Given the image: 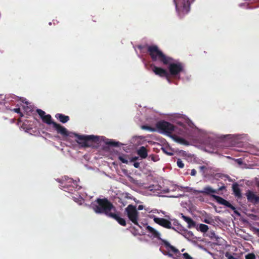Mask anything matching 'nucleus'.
<instances>
[{
    "mask_svg": "<svg viewBox=\"0 0 259 259\" xmlns=\"http://www.w3.org/2000/svg\"><path fill=\"white\" fill-rule=\"evenodd\" d=\"M173 60L167 65L169 66V73L171 75L178 74V64L172 63Z\"/></svg>",
    "mask_w": 259,
    "mask_h": 259,
    "instance_id": "obj_16",
    "label": "nucleus"
},
{
    "mask_svg": "<svg viewBox=\"0 0 259 259\" xmlns=\"http://www.w3.org/2000/svg\"><path fill=\"white\" fill-rule=\"evenodd\" d=\"M137 154L143 159L147 157V150L144 146H141L137 151Z\"/></svg>",
    "mask_w": 259,
    "mask_h": 259,
    "instance_id": "obj_22",
    "label": "nucleus"
},
{
    "mask_svg": "<svg viewBox=\"0 0 259 259\" xmlns=\"http://www.w3.org/2000/svg\"><path fill=\"white\" fill-rule=\"evenodd\" d=\"M211 196L218 202L219 204L224 205L226 206V207H228L230 208H231L232 210H235V207L232 205L229 201H227L226 200L224 199L222 197L215 195H212Z\"/></svg>",
    "mask_w": 259,
    "mask_h": 259,
    "instance_id": "obj_11",
    "label": "nucleus"
},
{
    "mask_svg": "<svg viewBox=\"0 0 259 259\" xmlns=\"http://www.w3.org/2000/svg\"><path fill=\"white\" fill-rule=\"evenodd\" d=\"M106 144L109 146H113V147H118L119 146V143L118 142H115L113 141H110L108 142H106Z\"/></svg>",
    "mask_w": 259,
    "mask_h": 259,
    "instance_id": "obj_27",
    "label": "nucleus"
},
{
    "mask_svg": "<svg viewBox=\"0 0 259 259\" xmlns=\"http://www.w3.org/2000/svg\"><path fill=\"white\" fill-rule=\"evenodd\" d=\"M150 67L152 68V71L155 75H158L160 77H165L169 80V74L168 72L161 67H158L155 64H151Z\"/></svg>",
    "mask_w": 259,
    "mask_h": 259,
    "instance_id": "obj_9",
    "label": "nucleus"
},
{
    "mask_svg": "<svg viewBox=\"0 0 259 259\" xmlns=\"http://www.w3.org/2000/svg\"><path fill=\"white\" fill-rule=\"evenodd\" d=\"M185 153V152L183 150H179V156L184 155Z\"/></svg>",
    "mask_w": 259,
    "mask_h": 259,
    "instance_id": "obj_40",
    "label": "nucleus"
},
{
    "mask_svg": "<svg viewBox=\"0 0 259 259\" xmlns=\"http://www.w3.org/2000/svg\"><path fill=\"white\" fill-rule=\"evenodd\" d=\"M179 144L184 145L186 146H188L190 145V142L188 141L187 140L179 136Z\"/></svg>",
    "mask_w": 259,
    "mask_h": 259,
    "instance_id": "obj_25",
    "label": "nucleus"
},
{
    "mask_svg": "<svg viewBox=\"0 0 259 259\" xmlns=\"http://www.w3.org/2000/svg\"><path fill=\"white\" fill-rule=\"evenodd\" d=\"M14 111L17 113H19L21 114V116H22V113H21V110L19 108H15L14 109Z\"/></svg>",
    "mask_w": 259,
    "mask_h": 259,
    "instance_id": "obj_33",
    "label": "nucleus"
},
{
    "mask_svg": "<svg viewBox=\"0 0 259 259\" xmlns=\"http://www.w3.org/2000/svg\"><path fill=\"white\" fill-rule=\"evenodd\" d=\"M73 134L76 138V142L81 147H90L92 145V143H98L99 141V137L98 136L80 135L75 133Z\"/></svg>",
    "mask_w": 259,
    "mask_h": 259,
    "instance_id": "obj_5",
    "label": "nucleus"
},
{
    "mask_svg": "<svg viewBox=\"0 0 259 259\" xmlns=\"http://www.w3.org/2000/svg\"><path fill=\"white\" fill-rule=\"evenodd\" d=\"M91 208L97 214H104L108 218L116 220L119 224L126 226V223L123 218L120 217V212L107 198H98L91 205Z\"/></svg>",
    "mask_w": 259,
    "mask_h": 259,
    "instance_id": "obj_1",
    "label": "nucleus"
},
{
    "mask_svg": "<svg viewBox=\"0 0 259 259\" xmlns=\"http://www.w3.org/2000/svg\"><path fill=\"white\" fill-rule=\"evenodd\" d=\"M190 9V3L189 0L184 1L183 7L181 10L184 14H187Z\"/></svg>",
    "mask_w": 259,
    "mask_h": 259,
    "instance_id": "obj_20",
    "label": "nucleus"
},
{
    "mask_svg": "<svg viewBox=\"0 0 259 259\" xmlns=\"http://www.w3.org/2000/svg\"><path fill=\"white\" fill-rule=\"evenodd\" d=\"M209 237L212 239V238H215L216 236H215V233L214 232V231H211L210 233H209Z\"/></svg>",
    "mask_w": 259,
    "mask_h": 259,
    "instance_id": "obj_32",
    "label": "nucleus"
},
{
    "mask_svg": "<svg viewBox=\"0 0 259 259\" xmlns=\"http://www.w3.org/2000/svg\"><path fill=\"white\" fill-rule=\"evenodd\" d=\"M118 159L123 163L127 164L128 160L124 156H119Z\"/></svg>",
    "mask_w": 259,
    "mask_h": 259,
    "instance_id": "obj_31",
    "label": "nucleus"
},
{
    "mask_svg": "<svg viewBox=\"0 0 259 259\" xmlns=\"http://www.w3.org/2000/svg\"><path fill=\"white\" fill-rule=\"evenodd\" d=\"M232 190L236 197H237L238 198H241L242 197L241 190L239 187L238 184H237V183L233 184Z\"/></svg>",
    "mask_w": 259,
    "mask_h": 259,
    "instance_id": "obj_18",
    "label": "nucleus"
},
{
    "mask_svg": "<svg viewBox=\"0 0 259 259\" xmlns=\"http://www.w3.org/2000/svg\"><path fill=\"white\" fill-rule=\"evenodd\" d=\"M36 112H37V113H38V114L39 115V116H40V117L41 118V119L43 118V117L46 115L45 112L43 110H42L41 109H37L36 110Z\"/></svg>",
    "mask_w": 259,
    "mask_h": 259,
    "instance_id": "obj_28",
    "label": "nucleus"
},
{
    "mask_svg": "<svg viewBox=\"0 0 259 259\" xmlns=\"http://www.w3.org/2000/svg\"><path fill=\"white\" fill-rule=\"evenodd\" d=\"M147 230L150 233L152 236L157 238L161 241V247L160 250L165 255H168L170 257H172L173 259H178L177 257L173 256L174 254L177 255L178 253V249L171 245L167 241L161 239L160 237V234L158 231L150 226L146 227Z\"/></svg>",
    "mask_w": 259,
    "mask_h": 259,
    "instance_id": "obj_3",
    "label": "nucleus"
},
{
    "mask_svg": "<svg viewBox=\"0 0 259 259\" xmlns=\"http://www.w3.org/2000/svg\"><path fill=\"white\" fill-rule=\"evenodd\" d=\"M156 127L162 133L170 136L175 130V126L164 120L158 121L156 124Z\"/></svg>",
    "mask_w": 259,
    "mask_h": 259,
    "instance_id": "obj_6",
    "label": "nucleus"
},
{
    "mask_svg": "<svg viewBox=\"0 0 259 259\" xmlns=\"http://www.w3.org/2000/svg\"><path fill=\"white\" fill-rule=\"evenodd\" d=\"M206 166H199V169H200L201 171H203L204 172V170L206 169Z\"/></svg>",
    "mask_w": 259,
    "mask_h": 259,
    "instance_id": "obj_39",
    "label": "nucleus"
},
{
    "mask_svg": "<svg viewBox=\"0 0 259 259\" xmlns=\"http://www.w3.org/2000/svg\"><path fill=\"white\" fill-rule=\"evenodd\" d=\"M55 117L63 123H65L69 120V117L68 116L61 113H57L56 114Z\"/></svg>",
    "mask_w": 259,
    "mask_h": 259,
    "instance_id": "obj_19",
    "label": "nucleus"
},
{
    "mask_svg": "<svg viewBox=\"0 0 259 259\" xmlns=\"http://www.w3.org/2000/svg\"><path fill=\"white\" fill-rule=\"evenodd\" d=\"M184 167V164L179 159V168H183Z\"/></svg>",
    "mask_w": 259,
    "mask_h": 259,
    "instance_id": "obj_36",
    "label": "nucleus"
},
{
    "mask_svg": "<svg viewBox=\"0 0 259 259\" xmlns=\"http://www.w3.org/2000/svg\"><path fill=\"white\" fill-rule=\"evenodd\" d=\"M174 3L175 4V5H176V11H178V4H177V0H174Z\"/></svg>",
    "mask_w": 259,
    "mask_h": 259,
    "instance_id": "obj_42",
    "label": "nucleus"
},
{
    "mask_svg": "<svg viewBox=\"0 0 259 259\" xmlns=\"http://www.w3.org/2000/svg\"><path fill=\"white\" fill-rule=\"evenodd\" d=\"M198 193H202L205 195H212V193H218V191L215 190L213 189L210 186H206L203 188L202 190L198 191Z\"/></svg>",
    "mask_w": 259,
    "mask_h": 259,
    "instance_id": "obj_15",
    "label": "nucleus"
},
{
    "mask_svg": "<svg viewBox=\"0 0 259 259\" xmlns=\"http://www.w3.org/2000/svg\"><path fill=\"white\" fill-rule=\"evenodd\" d=\"M42 120L44 123L49 125L52 124L53 125V123H56L52 120V116L50 114H47L44 116Z\"/></svg>",
    "mask_w": 259,
    "mask_h": 259,
    "instance_id": "obj_23",
    "label": "nucleus"
},
{
    "mask_svg": "<svg viewBox=\"0 0 259 259\" xmlns=\"http://www.w3.org/2000/svg\"><path fill=\"white\" fill-rule=\"evenodd\" d=\"M175 140L176 142H178V136H176L175 138Z\"/></svg>",
    "mask_w": 259,
    "mask_h": 259,
    "instance_id": "obj_43",
    "label": "nucleus"
},
{
    "mask_svg": "<svg viewBox=\"0 0 259 259\" xmlns=\"http://www.w3.org/2000/svg\"><path fill=\"white\" fill-rule=\"evenodd\" d=\"M154 221L156 224L167 229L171 228V223L168 220L164 219L157 217H154Z\"/></svg>",
    "mask_w": 259,
    "mask_h": 259,
    "instance_id": "obj_13",
    "label": "nucleus"
},
{
    "mask_svg": "<svg viewBox=\"0 0 259 259\" xmlns=\"http://www.w3.org/2000/svg\"><path fill=\"white\" fill-rule=\"evenodd\" d=\"M179 135H182L188 140H192L195 131L194 125L189 119H185L183 122L179 120Z\"/></svg>",
    "mask_w": 259,
    "mask_h": 259,
    "instance_id": "obj_4",
    "label": "nucleus"
},
{
    "mask_svg": "<svg viewBox=\"0 0 259 259\" xmlns=\"http://www.w3.org/2000/svg\"><path fill=\"white\" fill-rule=\"evenodd\" d=\"M134 166L135 168H139L140 166V163L139 162H134Z\"/></svg>",
    "mask_w": 259,
    "mask_h": 259,
    "instance_id": "obj_38",
    "label": "nucleus"
},
{
    "mask_svg": "<svg viewBox=\"0 0 259 259\" xmlns=\"http://www.w3.org/2000/svg\"><path fill=\"white\" fill-rule=\"evenodd\" d=\"M125 212L128 219L135 225H139L138 220H139V212L136 208V206L132 204H129L125 208Z\"/></svg>",
    "mask_w": 259,
    "mask_h": 259,
    "instance_id": "obj_7",
    "label": "nucleus"
},
{
    "mask_svg": "<svg viewBox=\"0 0 259 259\" xmlns=\"http://www.w3.org/2000/svg\"><path fill=\"white\" fill-rule=\"evenodd\" d=\"M257 231H258V232H259V229H258V230H257Z\"/></svg>",
    "mask_w": 259,
    "mask_h": 259,
    "instance_id": "obj_50",
    "label": "nucleus"
},
{
    "mask_svg": "<svg viewBox=\"0 0 259 259\" xmlns=\"http://www.w3.org/2000/svg\"><path fill=\"white\" fill-rule=\"evenodd\" d=\"M182 117V115H181L180 114H179V119Z\"/></svg>",
    "mask_w": 259,
    "mask_h": 259,
    "instance_id": "obj_44",
    "label": "nucleus"
},
{
    "mask_svg": "<svg viewBox=\"0 0 259 259\" xmlns=\"http://www.w3.org/2000/svg\"><path fill=\"white\" fill-rule=\"evenodd\" d=\"M191 75L187 73L186 71L184 69L183 65L182 63H179V79H185L188 80L190 79Z\"/></svg>",
    "mask_w": 259,
    "mask_h": 259,
    "instance_id": "obj_14",
    "label": "nucleus"
},
{
    "mask_svg": "<svg viewBox=\"0 0 259 259\" xmlns=\"http://www.w3.org/2000/svg\"><path fill=\"white\" fill-rule=\"evenodd\" d=\"M225 255L227 259H238L237 258L232 255L229 252H226Z\"/></svg>",
    "mask_w": 259,
    "mask_h": 259,
    "instance_id": "obj_30",
    "label": "nucleus"
},
{
    "mask_svg": "<svg viewBox=\"0 0 259 259\" xmlns=\"http://www.w3.org/2000/svg\"><path fill=\"white\" fill-rule=\"evenodd\" d=\"M223 188H224V187H223ZM222 188H223V187L220 188V190H222Z\"/></svg>",
    "mask_w": 259,
    "mask_h": 259,
    "instance_id": "obj_48",
    "label": "nucleus"
},
{
    "mask_svg": "<svg viewBox=\"0 0 259 259\" xmlns=\"http://www.w3.org/2000/svg\"><path fill=\"white\" fill-rule=\"evenodd\" d=\"M53 127L55 128L58 134H60L63 137L70 136V133L67 130L60 124L53 123Z\"/></svg>",
    "mask_w": 259,
    "mask_h": 259,
    "instance_id": "obj_12",
    "label": "nucleus"
},
{
    "mask_svg": "<svg viewBox=\"0 0 259 259\" xmlns=\"http://www.w3.org/2000/svg\"><path fill=\"white\" fill-rule=\"evenodd\" d=\"M196 174V170L195 169H193L191 170V175L192 176H195Z\"/></svg>",
    "mask_w": 259,
    "mask_h": 259,
    "instance_id": "obj_35",
    "label": "nucleus"
},
{
    "mask_svg": "<svg viewBox=\"0 0 259 259\" xmlns=\"http://www.w3.org/2000/svg\"><path fill=\"white\" fill-rule=\"evenodd\" d=\"M246 196L248 202L256 204L259 203V196H257L253 192L247 190Z\"/></svg>",
    "mask_w": 259,
    "mask_h": 259,
    "instance_id": "obj_10",
    "label": "nucleus"
},
{
    "mask_svg": "<svg viewBox=\"0 0 259 259\" xmlns=\"http://www.w3.org/2000/svg\"><path fill=\"white\" fill-rule=\"evenodd\" d=\"M148 158L151 159L152 160H153L154 161H156V157L154 155H150L149 156Z\"/></svg>",
    "mask_w": 259,
    "mask_h": 259,
    "instance_id": "obj_34",
    "label": "nucleus"
},
{
    "mask_svg": "<svg viewBox=\"0 0 259 259\" xmlns=\"http://www.w3.org/2000/svg\"><path fill=\"white\" fill-rule=\"evenodd\" d=\"M257 186L259 187V181L257 183Z\"/></svg>",
    "mask_w": 259,
    "mask_h": 259,
    "instance_id": "obj_46",
    "label": "nucleus"
},
{
    "mask_svg": "<svg viewBox=\"0 0 259 259\" xmlns=\"http://www.w3.org/2000/svg\"><path fill=\"white\" fill-rule=\"evenodd\" d=\"M141 128L142 130H147V131H151V132H155V131H156V128H155L154 127H152L151 126L147 125H142L141 126Z\"/></svg>",
    "mask_w": 259,
    "mask_h": 259,
    "instance_id": "obj_26",
    "label": "nucleus"
},
{
    "mask_svg": "<svg viewBox=\"0 0 259 259\" xmlns=\"http://www.w3.org/2000/svg\"><path fill=\"white\" fill-rule=\"evenodd\" d=\"M245 259H255L256 257L253 253H249L245 255Z\"/></svg>",
    "mask_w": 259,
    "mask_h": 259,
    "instance_id": "obj_29",
    "label": "nucleus"
},
{
    "mask_svg": "<svg viewBox=\"0 0 259 259\" xmlns=\"http://www.w3.org/2000/svg\"><path fill=\"white\" fill-rule=\"evenodd\" d=\"M67 183L68 184L62 183V184L63 185H61V187L65 191L68 192L70 193L73 194L81 189V187L77 184L76 181H74L71 178L67 179Z\"/></svg>",
    "mask_w": 259,
    "mask_h": 259,
    "instance_id": "obj_8",
    "label": "nucleus"
},
{
    "mask_svg": "<svg viewBox=\"0 0 259 259\" xmlns=\"http://www.w3.org/2000/svg\"><path fill=\"white\" fill-rule=\"evenodd\" d=\"M194 228H195L198 231L203 233L207 232L209 229L208 226L203 224H196V227Z\"/></svg>",
    "mask_w": 259,
    "mask_h": 259,
    "instance_id": "obj_21",
    "label": "nucleus"
},
{
    "mask_svg": "<svg viewBox=\"0 0 259 259\" xmlns=\"http://www.w3.org/2000/svg\"><path fill=\"white\" fill-rule=\"evenodd\" d=\"M177 165H178V160H177Z\"/></svg>",
    "mask_w": 259,
    "mask_h": 259,
    "instance_id": "obj_47",
    "label": "nucleus"
},
{
    "mask_svg": "<svg viewBox=\"0 0 259 259\" xmlns=\"http://www.w3.org/2000/svg\"><path fill=\"white\" fill-rule=\"evenodd\" d=\"M147 46L148 45H146V46L140 45L138 47V49H139L140 50H142V49H144V48H146L147 49Z\"/></svg>",
    "mask_w": 259,
    "mask_h": 259,
    "instance_id": "obj_37",
    "label": "nucleus"
},
{
    "mask_svg": "<svg viewBox=\"0 0 259 259\" xmlns=\"http://www.w3.org/2000/svg\"><path fill=\"white\" fill-rule=\"evenodd\" d=\"M147 52L152 62L161 65H167L172 59L165 55L156 45L147 46Z\"/></svg>",
    "mask_w": 259,
    "mask_h": 259,
    "instance_id": "obj_2",
    "label": "nucleus"
},
{
    "mask_svg": "<svg viewBox=\"0 0 259 259\" xmlns=\"http://www.w3.org/2000/svg\"><path fill=\"white\" fill-rule=\"evenodd\" d=\"M182 218L188 224V227L189 228H192L196 227V223L191 218L186 217L181 213Z\"/></svg>",
    "mask_w": 259,
    "mask_h": 259,
    "instance_id": "obj_17",
    "label": "nucleus"
},
{
    "mask_svg": "<svg viewBox=\"0 0 259 259\" xmlns=\"http://www.w3.org/2000/svg\"><path fill=\"white\" fill-rule=\"evenodd\" d=\"M137 159V157H135V158H133V160H136Z\"/></svg>",
    "mask_w": 259,
    "mask_h": 259,
    "instance_id": "obj_45",
    "label": "nucleus"
},
{
    "mask_svg": "<svg viewBox=\"0 0 259 259\" xmlns=\"http://www.w3.org/2000/svg\"><path fill=\"white\" fill-rule=\"evenodd\" d=\"M203 222L210 225H213L215 224L214 220L210 215H206L204 217Z\"/></svg>",
    "mask_w": 259,
    "mask_h": 259,
    "instance_id": "obj_24",
    "label": "nucleus"
},
{
    "mask_svg": "<svg viewBox=\"0 0 259 259\" xmlns=\"http://www.w3.org/2000/svg\"><path fill=\"white\" fill-rule=\"evenodd\" d=\"M184 249H182V251L183 252V251H184Z\"/></svg>",
    "mask_w": 259,
    "mask_h": 259,
    "instance_id": "obj_49",
    "label": "nucleus"
},
{
    "mask_svg": "<svg viewBox=\"0 0 259 259\" xmlns=\"http://www.w3.org/2000/svg\"><path fill=\"white\" fill-rule=\"evenodd\" d=\"M144 208V206L142 205H139L138 207V210H142Z\"/></svg>",
    "mask_w": 259,
    "mask_h": 259,
    "instance_id": "obj_41",
    "label": "nucleus"
}]
</instances>
